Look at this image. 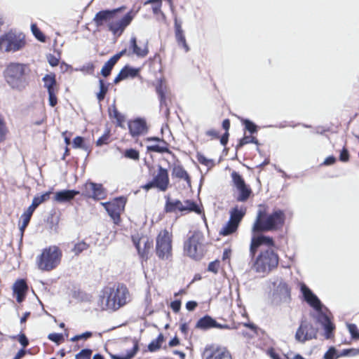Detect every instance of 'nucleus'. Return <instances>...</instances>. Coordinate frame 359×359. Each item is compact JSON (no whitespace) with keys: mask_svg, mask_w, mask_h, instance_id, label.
Returning a JSON list of instances; mask_svg holds the SVG:
<instances>
[{"mask_svg":"<svg viewBox=\"0 0 359 359\" xmlns=\"http://www.w3.org/2000/svg\"><path fill=\"white\" fill-rule=\"evenodd\" d=\"M274 241L270 236L254 235L251 239L250 255L253 259L258 248L259 254L252 260L251 269L256 273H268L278 264V256L273 250Z\"/></svg>","mask_w":359,"mask_h":359,"instance_id":"f257e3e1","label":"nucleus"},{"mask_svg":"<svg viewBox=\"0 0 359 359\" xmlns=\"http://www.w3.org/2000/svg\"><path fill=\"white\" fill-rule=\"evenodd\" d=\"M130 301L128 288L123 285L105 287L100 292L97 306L102 311H116Z\"/></svg>","mask_w":359,"mask_h":359,"instance_id":"f03ea898","label":"nucleus"},{"mask_svg":"<svg viewBox=\"0 0 359 359\" xmlns=\"http://www.w3.org/2000/svg\"><path fill=\"white\" fill-rule=\"evenodd\" d=\"M285 221V214L282 210H276L269 214L263 207H260L256 219L252 226L254 233L259 231H269L278 229Z\"/></svg>","mask_w":359,"mask_h":359,"instance_id":"7ed1b4c3","label":"nucleus"},{"mask_svg":"<svg viewBox=\"0 0 359 359\" xmlns=\"http://www.w3.org/2000/svg\"><path fill=\"white\" fill-rule=\"evenodd\" d=\"M27 65L18 62L8 65L4 71V76L6 83L13 90L22 91L28 85L27 79Z\"/></svg>","mask_w":359,"mask_h":359,"instance_id":"20e7f679","label":"nucleus"},{"mask_svg":"<svg viewBox=\"0 0 359 359\" xmlns=\"http://www.w3.org/2000/svg\"><path fill=\"white\" fill-rule=\"evenodd\" d=\"M300 290L304 300L314 309L318 312V321L323 326L325 331L326 338H330L332 332L334 329V325L331 322L329 317L323 313L322 304L319 299L312 291L304 284L300 283Z\"/></svg>","mask_w":359,"mask_h":359,"instance_id":"39448f33","label":"nucleus"},{"mask_svg":"<svg viewBox=\"0 0 359 359\" xmlns=\"http://www.w3.org/2000/svg\"><path fill=\"white\" fill-rule=\"evenodd\" d=\"M62 252L58 247L50 246L43 250L36 258V265L41 271H48L55 269L60 262Z\"/></svg>","mask_w":359,"mask_h":359,"instance_id":"423d86ee","label":"nucleus"},{"mask_svg":"<svg viewBox=\"0 0 359 359\" xmlns=\"http://www.w3.org/2000/svg\"><path fill=\"white\" fill-rule=\"evenodd\" d=\"M270 299L273 304L278 305L290 300V289L287 283L280 278H273L270 280Z\"/></svg>","mask_w":359,"mask_h":359,"instance_id":"0eeeda50","label":"nucleus"},{"mask_svg":"<svg viewBox=\"0 0 359 359\" xmlns=\"http://www.w3.org/2000/svg\"><path fill=\"white\" fill-rule=\"evenodd\" d=\"M184 252L195 259H201L205 252L204 237L200 232H194L184 243Z\"/></svg>","mask_w":359,"mask_h":359,"instance_id":"6e6552de","label":"nucleus"},{"mask_svg":"<svg viewBox=\"0 0 359 359\" xmlns=\"http://www.w3.org/2000/svg\"><path fill=\"white\" fill-rule=\"evenodd\" d=\"M172 233L167 229L161 231L156 238V252L161 259H169L172 256Z\"/></svg>","mask_w":359,"mask_h":359,"instance_id":"1a4fd4ad","label":"nucleus"},{"mask_svg":"<svg viewBox=\"0 0 359 359\" xmlns=\"http://www.w3.org/2000/svg\"><path fill=\"white\" fill-rule=\"evenodd\" d=\"M24 36L9 32L0 37V50L6 52H15L24 47Z\"/></svg>","mask_w":359,"mask_h":359,"instance_id":"9d476101","label":"nucleus"},{"mask_svg":"<svg viewBox=\"0 0 359 359\" xmlns=\"http://www.w3.org/2000/svg\"><path fill=\"white\" fill-rule=\"evenodd\" d=\"M115 224L120 222V215L123 211L126 200L123 198H116L111 202L101 203Z\"/></svg>","mask_w":359,"mask_h":359,"instance_id":"9b49d317","label":"nucleus"},{"mask_svg":"<svg viewBox=\"0 0 359 359\" xmlns=\"http://www.w3.org/2000/svg\"><path fill=\"white\" fill-rule=\"evenodd\" d=\"M231 178L233 186L239 192L236 198L237 201L241 202L247 201L252 192L250 188L246 185L241 175L237 172H232Z\"/></svg>","mask_w":359,"mask_h":359,"instance_id":"f8f14e48","label":"nucleus"},{"mask_svg":"<svg viewBox=\"0 0 359 359\" xmlns=\"http://www.w3.org/2000/svg\"><path fill=\"white\" fill-rule=\"evenodd\" d=\"M133 244L136 247L138 254L142 257H147L149 251L153 247V241L147 236L136 233L132 236Z\"/></svg>","mask_w":359,"mask_h":359,"instance_id":"ddd939ff","label":"nucleus"},{"mask_svg":"<svg viewBox=\"0 0 359 359\" xmlns=\"http://www.w3.org/2000/svg\"><path fill=\"white\" fill-rule=\"evenodd\" d=\"M134 18V14L132 11L128 12L121 19L117 20L115 17L109 22V29L114 34L120 36L125 28L131 22Z\"/></svg>","mask_w":359,"mask_h":359,"instance_id":"4468645a","label":"nucleus"},{"mask_svg":"<svg viewBox=\"0 0 359 359\" xmlns=\"http://www.w3.org/2000/svg\"><path fill=\"white\" fill-rule=\"evenodd\" d=\"M82 195L95 200L104 199L106 192L100 184L86 182L82 187Z\"/></svg>","mask_w":359,"mask_h":359,"instance_id":"2eb2a0df","label":"nucleus"},{"mask_svg":"<svg viewBox=\"0 0 359 359\" xmlns=\"http://www.w3.org/2000/svg\"><path fill=\"white\" fill-rule=\"evenodd\" d=\"M205 359H231V355L226 347L217 345L207 346L203 353Z\"/></svg>","mask_w":359,"mask_h":359,"instance_id":"dca6fc26","label":"nucleus"},{"mask_svg":"<svg viewBox=\"0 0 359 359\" xmlns=\"http://www.w3.org/2000/svg\"><path fill=\"white\" fill-rule=\"evenodd\" d=\"M316 333V329L310 323L306 320H302L296 332L295 338L297 341L304 342L315 338Z\"/></svg>","mask_w":359,"mask_h":359,"instance_id":"f3484780","label":"nucleus"},{"mask_svg":"<svg viewBox=\"0 0 359 359\" xmlns=\"http://www.w3.org/2000/svg\"><path fill=\"white\" fill-rule=\"evenodd\" d=\"M128 56L136 55L137 57H145L149 53L148 43L138 45L135 36H132L128 43Z\"/></svg>","mask_w":359,"mask_h":359,"instance_id":"a211bd4d","label":"nucleus"},{"mask_svg":"<svg viewBox=\"0 0 359 359\" xmlns=\"http://www.w3.org/2000/svg\"><path fill=\"white\" fill-rule=\"evenodd\" d=\"M359 356V349L348 348L339 350L334 347H330L325 353L324 359H337L341 357H355Z\"/></svg>","mask_w":359,"mask_h":359,"instance_id":"6ab92c4d","label":"nucleus"},{"mask_svg":"<svg viewBox=\"0 0 359 359\" xmlns=\"http://www.w3.org/2000/svg\"><path fill=\"white\" fill-rule=\"evenodd\" d=\"M196 327L203 330H207L211 328H218V329H231L229 325L224 324L222 325L213 319L210 316H205L204 317L200 318L196 325Z\"/></svg>","mask_w":359,"mask_h":359,"instance_id":"aec40b11","label":"nucleus"},{"mask_svg":"<svg viewBox=\"0 0 359 359\" xmlns=\"http://www.w3.org/2000/svg\"><path fill=\"white\" fill-rule=\"evenodd\" d=\"M128 128L130 135L135 137L143 135L147 132L146 121L142 118H137L128 122Z\"/></svg>","mask_w":359,"mask_h":359,"instance_id":"412c9836","label":"nucleus"},{"mask_svg":"<svg viewBox=\"0 0 359 359\" xmlns=\"http://www.w3.org/2000/svg\"><path fill=\"white\" fill-rule=\"evenodd\" d=\"M153 181L156 184V188L163 191H165L169 184L168 170L160 166L156 175H155L153 179Z\"/></svg>","mask_w":359,"mask_h":359,"instance_id":"4be33fe9","label":"nucleus"},{"mask_svg":"<svg viewBox=\"0 0 359 359\" xmlns=\"http://www.w3.org/2000/svg\"><path fill=\"white\" fill-rule=\"evenodd\" d=\"M79 194V191L75 190H61L54 194L53 200L58 203H66L72 201Z\"/></svg>","mask_w":359,"mask_h":359,"instance_id":"5701e85b","label":"nucleus"},{"mask_svg":"<svg viewBox=\"0 0 359 359\" xmlns=\"http://www.w3.org/2000/svg\"><path fill=\"white\" fill-rule=\"evenodd\" d=\"M116 11L105 10L98 12L94 17L93 21L97 27H100L104 23L109 24L113 18L115 17Z\"/></svg>","mask_w":359,"mask_h":359,"instance_id":"b1692460","label":"nucleus"},{"mask_svg":"<svg viewBox=\"0 0 359 359\" xmlns=\"http://www.w3.org/2000/svg\"><path fill=\"white\" fill-rule=\"evenodd\" d=\"M138 73L139 69L126 66L121 69L117 76L114 79V82L115 83H118L121 81L126 79L128 77H135L137 76Z\"/></svg>","mask_w":359,"mask_h":359,"instance_id":"393cba45","label":"nucleus"},{"mask_svg":"<svg viewBox=\"0 0 359 359\" xmlns=\"http://www.w3.org/2000/svg\"><path fill=\"white\" fill-rule=\"evenodd\" d=\"M13 290L14 294L17 295V301L20 303L25 297L27 285L24 280H18L14 283Z\"/></svg>","mask_w":359,"mask_h":359,"instance_id":"a878e982","label":"nucleus"},{"mask_svg":"<svg viewBox=\"0 0 359 359\" xmlns=\"http://www.w3.org/2000/svg\"><path fill=\"white\" fill-rule=\"evenodd\" d=\"M246 212L245 206H236L230 211V221L233 222L236 224H239L241 219L244 217Z\"/></svg>","mask_w":359,"mask_h":359,"instance_id":"bb28decb","label":"nucleus"},{"mask_svg":"<svg viewBox=\"0 0 359 359\" xmlns=\"http://www.w3.org/2000/svg\"><path fill=\"white\" fill-rule=\"evenodd\" d=\"M43 86L48 92H57L58 88L55 80V75L54 74H46L43 78Z\"/></svg>","mask_w":359,"mask_h":359,"instance_id":"cd10ccee","label":"nucleus"},{"mask_svg":"<svg viewBox=\"0 0 359 359\" xmlns=\"http://www.w3.org/2000/svg\"><path fill=\"white\" fill-rule=\"evenodd\" d=\"M156 93L159 97L160 99V105L161 107H163L165 106L166 107V111H168V109L167 107V102H166V86H164L163 82L162 80L158 81V84L156 87Z\"/></svg>","mask_w":359,"mask_h":359,"instance_id":"c85d7f7f","label":"nucleus"},{"mask_svg":"<svg viewBox=\"0 0 359 359\" xmlns=\"http://www.w3.org/2000/svg\"><path fill=\"white\" fill-rule=\"evenodd\" d=\"M172 175L175 177L183 179L187 182H190L189 177L187 171L179 164H175L172 166Z\"/></svg>","mask_w":359,"mask_h":359,"instance_id":"c756f323","label":"nucleus"},{"mask_svg":"<svg viewBox=\"0 0 359 359\" xmlns=\"http://www.w3.org/2000/svg\"><path fill=\"white\" fill-rule=\"evenodd\" d=\"M238 225L233 223V222L229 221L219 231V233L223 236H228L234 233Z\"/></svg>","mask_w":359,"mask_h":359,"instance_id":"7c9ffc66","label":"nucleus"},{"mask_svg":"<svg viewBox=\"0 0 359 359\" xmlns=\"http://www.w3.org/2000/svg\"><path fill=\"white\" fill-rule=\"evenodd\" d=\"M165 208L167 212H174L176 210L184 211L182 202L179 200L168 201L166 203Z\"/></svg>","mask_w":359,"mask_h":359,"instance_id":"2f4dec72","label":"nucleus"},{"mask_svg":"<svg viewBox=\"0 0 359 359\" xmlns=\"http://www.w3.org/2000/svg\"><path fill=\"white\" fill-rule=\"evenodd\" d=\"M131 343H132V347L130 350L126 351V354L125 356H123L122 358H118V357L114 356L113 359H130L133 357H134L135 353L138 351V344H137V342L135 341H133Z\"/></svg>","mask_w":359,"mask_h":359,"instance_id":"473e14b6","label":"nucleus"},{"mask_svg":"<svg viewBox=\"0 0 359 359\" xmlns=\"http://www.w3.org/2000/svg\"><path fill=\"white\" fill-rule=\"evenodd\" d=\"M164 341V337L162 334H160L157 339L153 340L148 346V348L150 351L154 352L157 351L161 346Z\"/></svg>","mask_w":359,"mask_h":359,"instance_id":"72a5a7b5","label":"nucleus"},{"mask_svg":"<svg viewBox=\"0 0 359 359\" xmlns=\"http://www.w3.org/2000/svg\"><path fill=\"white\" fill-rule=\"evenodd\" d=\"M198 161L205 165L208 168H210L214 165V161L212 159L206 158L203 154L198 153L196 156Z\"/></svg>","mask_w":359,"mask_h":359,"instance_id":"f704fd0d","label":"nucleus"},{"mask_svg":"<svg viewBox=\"0 0 359 359\" xmlns=\"http://www.w3.org/2000/svg\"><path fill=\"white\" fill-rule=\"evenodd\" d=\"M176 40L179 44L184 48L185 52H188L189 50V47L187 43L185 36L182 32L175 33Z\"/></svg>","mask_w":359,"mask_h":359,"instance_id":"c9c22d12","label":"nucleus"},{"mask_svg":"<svg viewBox=\"0 0 359 359\" xmlns=\"http://www.w3.org/2000/svg\"><path fill=\"white\" fill-rule=\"evenodd\" d=\"M50 191H48L41 196H35L33 198L32 203L37 208L41 203L47 201L50 198Z\"/></svg>","mask_w":359,"mask_h":359,"instance_id":"e433bc0d","label":"nucleus"},{"mask_svg":"<svg viewBox=\"0 0 359 359\" xmlns=\"http://www.w3.org/2000/svg\"><path fill=\"white\" fill-rule=\"evenodd\" d=\"M100 83V91L97 93V98L100 102L104 100V96L108 90V86L104 84L103 80L99 81Z\"/></svg>","mask_w":359,"mask_h":359,"instance_id":"4c0bfd02","label":"nucleus"},{"mask_svg":"<svg viewBox=\"0 0 359 359\" xmlns=\"http://www.w3.org/2000/svg\"><path fill=\"white\" fill-rule=\"evenodd\" d=\"M88 248V245L87 243L83 241H81L74 245L72 252H74L76 255H78L83 250H86Z\"/></svg>","mask_w":359,"mask_h":359,"instance_id":"58836bf2","label":"nucleus"},{"mask_svg":"<svg viewBox=\"0 0 359 359\" xmlns=\"http://www.w3.org/2000/svg\"><path fill=\"white\" fill-rule=\"evenodd\" d=\"M109 115L111 117L116 119L119 126H121V122L124 120V117L117 111L114 106L112 108H109Z\"/></svg>","mask_w":359,"mask_h":359,"instance_id":"ea45409f","label":"nucleus"},{"mask_svg":"<svg viewBox=\"0 0 359 359\" xmlns=\"http://www.w3.org/2000/svg\"><path fill=\"white\" fill-rule=\"evenodd\" d=\"M183 210L195 211L198 212L196 204L190 201H185L182 202Z\"/></svg>","mask_w":359,"mask_h":359,"instance_id":"a19ab883","label":"nucleus"},{"mask_svg":"<svg viewBox=\"0 0 359 359\" xmlns=\"http://www.w3.org/2000/svg\"><path fill=\"white\" fill-rule=\"evenodd\" d=\"M31 29L34 36L40 41H45V36L35 24H32Z\"/></svg>","mask_w":359,"mask_h":359,"instance_id":"79ce46f5","label":"nucleus"},{"mask_svg":"<svg viewBox=\"0 0 359 359\" xmlns=\"http://www.w3.org/2000/svg\"><path fill=\"white\" fill-rule=\"evenodd\" d=\"M92 351L90 349H83L76 355V359H90Z\"/></svg>","mask_w":359,"mask_h":359,"instance_id":"37998d69","label":"nucleus"},{"mask_svg":"<svg viewBox=\"0 0 359 359\" xmlns=\"http://www.w3.org/2000/svg\"><path fill=\"white\" fill-rule=\"evenodd\" d=\"M125 156L133 160H138L140 158L139 152L133 149H127L125 151Z\"/></svg>","mask_w":359,"mask_h":359,"instance_id":"c03bdc74","label":"nucleus"},{"mask_svg":"<svg viewBox=\"0 0 359 359\" xmlns=\"http://www.w3.org/2000/svg\"><path fill=\"white\" fill-rule=\"evenodd\" d=\"M250 142H252V143H255V144H257V140L252 136L251 135H249V136H244L241 140H240V142L238 145V147H243V145L246 144H248V143H250Z\"/></svg>","mask_w":359,"mask_h":359,"instance_id":"a18cd8bd","label":"nucleus"},{"mask_svg":"<svg viewBox=\"0 0 359 359\" xmlns=\"http://www.w3.org/2000/svg\"><path fill=\"white\" fill-rule=\"evenodd\" d=\"M21 219H22V224L20 226V229L22 231V233H23V231H25V228L27 226V225L30 221L31 216L23 213L21 216Z\"/></svg>","mask_w":359,"mask_h":359,"instance_id":"49530a36","label":"nucleus"},{"mask_svg":"<svg viewBox=\"0 0 359 359\" xmlns=\"http://www.w3.org/2000/svg\"><path fill=\"white\" fill-rule=\"evenodd\" d=\"M114 65L111 64L109 62H107L102 68L101 74L104 76H108Z\"/></svg>","mask_w":359,"mask_h":359,"instance_id":"de8ad7c7","label":"nucleus"},{"mask_svg":"<svg viewBox=\"0 0 359 359\" xmlns=\"http://www.w3.org/2000/svg\"><path fill=\"white\" fill-rule=\"evenodd\" d=\"M7 133L8 129L6 126L4 120L0 121V142L5 140Z\"/></svg>","mask_w":359,"mask_h":359,"instance_id":"09e8293b","label":"nucleus"},{"mask_svg":"<svg viewBox=\"0 0 359 359\" xmlns=\"http://www.w3.org/2000/svg\"><path fill=\"white\" fill-rule=\"evenodd\" d=\"M243 123L245 124V128L251 133L257 131V126L252 121L248 119H243Z\"/></svg>","mask_w":359,"mask_h":359,"instance_id":"8fccbe9b","label":"nucleus"},{"mask_svg":"<svg viewBox=\"0 0 359 359\" xmlns=\"http://www.w3.org/2000/svg\"><path fill=\"white\" fill-rule=\"evenodd\" d=\"M220 267V262L218 260L212 262L208 265V271L217 273Z\"/></svg>","mask_w":359,"mask_h":359,"instance_id":"3c124183","label":"nucleus"},{"mask_svg":"<svg viewBox=\"0 0 359 359\" xmlns=\"http://www.w3.org/2000/svg\"><path fill=\"white\" fill-rule=\"evenodd\" d=\"M92 336V332H86L83 334H78V335H76L74 337H73L72 338H71V341H79V340H81V339H87L88 338H90V337Z\"/></svg>","mask_w":359,"mask_h":359,"instance_id":"603ef678","label":"nucleus"},{"mask_svg":"<svg viewBox=\"0 0 359 359\" xmlns=\"http://www.w3.org/2000/svg\"><path fill=\"white\" fill-rule=\"evenodd\" d=\"M347 327L353 338H359L358 327L355 324H347Z\"/></svg>","mask_w":359,"mask_h":359,"instance_id":"864d4df0","label":"nucleus"},{"mask_svg":"<svg viewBox=\"0 0 359 359\" xmlns=\"http://www.w3.org/2000/svg\"><path fill=\"white\" fill-rule=\"evenodd\" d=\"M57 92H48V100H49V104L51 107H55L57 103V99L56 97V94Z\"/></svg>","mask_w":359,"mask_h":359,"instance_id":"5fc2aeb1","label":"nucleus"},{"mask_svg":"<svg viewBox=\"0 0 359 359\" xmlns=\"http://www.w3.org/2000/svg\"><path fill=\"white\" fill-rule=\"evenodd\" d=\"M48 339L57 344H60L63 339L62 334L52 333L48 335Z\"/></svg>","mask_w":359,"mask_h":359,"instance_id":"6e6d98bb","label":"nucleus"},{"mask_svg":"<svg viewBox=\"0 0 359 359\" xmlns=\"http://www.w3.org/2000/svg\"><path fill=\"white\" fill-rule=\"evenodd\" d=\"M47 59H48V61L49 62V64L52 66V67H55L58 65L59 63V57L55 56V55H48L47 56Z\"/></svg>","mask_w":359,"mask_h":359,"instance_id":"4d7b16f0","label":"nucleus"},{"mask_svg":"<svg viewBox=\"0 0 359 359\" xmlns=\"http://www.w3.org/2000/svg\"><path fill=\"white\" fill-rule=\"evenodd\" d=\"M109 135L108 134H104L97 140L96 144L97 146H102L103 144H107L109 142Z\"/></svg>","mask_w":359,"mask_h":359,"instance_id":"13d9d810","label":"nucleus"},{"mask_svg":"<svg viewBox=\"0 0 359 359\" xmlns=\"http://www.w3.org/2000/svg\"><path fill=\"white\" fill-rule=\"evenodd\" d=\"M83 139L81 137H76L74 139L73 145L75 148H82Z\"/></svg>","mask_w":359,"mask_h":359,"instance_id":"bf43d9fd","label":"nucleus"},{"mask_svg":"<svg viewBox=\"0 0 359 359\" xmlns=\"http://www.w3.org/2000/svg\"><path fill=\"white\" fill-rule=\"evenodd\" d=\"M147 149L149 151H155V152H163L165 151V149L161 147L158 145H151L147 147Z\"/></svg>","mask_w":359,"mask_h":359,"instance_id":"052dcab7","label":"nucleus"},{"mask_svg":"<svg viewBox=\"0 0 359 359\" xmlns=\"http://www.w3.org/2000/svg\"><path fill=\"white\" fill-rule=\"evenodd\" d=\"M170 307L172 309V311L175 313H177L181 307V302L180 301L176 300L170 304Z\"/></svg>","mask_w":359,"mask_h":359,"instance_id":"680f3d73","label":"nucleus"},{"mask_svg":"<svg viewBox=\"0 0 359 359\" xmlns=\"http://www.w3.org/2000/svg\"><path fill=\"white\" fill-rule=\"evenodd\" d=\"M162 6V1L158 2V4H155L152 6V11L154 14H158L161 12V8Z\"/></svg>","mask_w":359,"mask_h":359,"instance_id":"e2e57ef3","label":"nucleus"},{"mask_svg":"<svg viewBox=\"0 0 359 359\" xmlns=\"http://www.w3.org/2000/svg\"><path fill=\"white\" fill-rule=\"evenodd\" d=\"M197 306V303L194 301L188 302L186 304V308L189 311H193Z\"/></svg>","mask_w":359,"mask_h":359,"instance_id":"0e129e2a","label":"nucleus"},{"mask_svg":"<svg viewBox=\"0 0 359 359\" xmlns=\"http://www.w3.org/2000/svg\"><path fill=\"white\" fill-rule=\"evenodd\" d=\"M340 160L341 161L346 162L348 160V154L346 149H344L340 154Z\"/></svg>","mask_w":359,"mask_h":359,"instance_id":"69168bd1","label":"nucleus"},{"mask_svg":"<svg viewBox=\"0 0 359 359\" xmlns=\"http://www.w3.org/2000/svg\"><path fill=\"white\" fill-rule=\"evenodd\" d=\"M36 208V207L32 203L31 205L29 206V208L26 210V211L24 213L32 217Z\"/></svg>","mask_w":359,"mask_h":359,"instance_id":"338daca9","label":"nucleus"},{"mask_svg":"<svg viewBox=\"0 0 359 359\" xmlns=\"http://www.w3.org/2000/svg\"><path fill=\"white\" fill-rule=\"evenodd\" d=\"M19 342L25 347L28 344V340L25 335L21 334L19 336Z\"/></svg>","mask_w":359,"mask_h":359,"instance_id":"774afa93","label":"nucleus"}]
</instances>
